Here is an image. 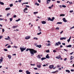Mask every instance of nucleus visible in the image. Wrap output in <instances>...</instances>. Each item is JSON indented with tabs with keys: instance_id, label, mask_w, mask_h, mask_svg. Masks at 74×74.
Returning <instances> with one entry per match:
<instances>
[{
	"instance_id": "f257e3e1",
	"label": "nucleus",
	"mask_w": 74,
	"mask_h": 74,
	"mask_svg": "<svg viewBox=\"0 0 74 74\" xmlns=\"http://www.w3.org/2000/svg\"><path fill=\"white\" fill-rule=\"evenodd\" d=\"M29 50V52H30V53L31 54V56H33V55H34V54L36 53H37V51L36 50H34V49H29L27 48L26 49L25 51H28Z\"/></svg>"
},
{
	"instance_id": "f03ea898",
	"label": "nucleus",
	"mask_w": 74,
	"mask_h": 74,
	"mask_svg": "<svg viewBox=\"0 0 74 74\" xmlns=\"http://www.w3.org/2000/svg\"><path fill=\"white\" fill-rule=\"evenodd\" d=\"M47 19H47L48 21H53V20L55 19V17H53L51 19L50 17L48 18Z\"/></svg>"
},
{
	"instance_id": "7ed1b4c3",
	"label": "nucleus",
	"mask_w": 74,
	"mask_h": 74,
	"mask_svg": "<svg viewBox=\"0 0 74 74\" xmlns=\"http://www.w3.org/2000/svg\"><path fill=\"white\" fill-rule=\"evenodd\" d=\"M60 44H61V42H58L56 43L55 46H58L59 45H60Z\"/></svg>"
},
{
	"instance_id": "20e7f679",
	"label": "nucleus",
	"mask_w": 74,
	"mask_h": 74,
	"mask_svg": "<svg viewBox=\"0 0 74 74\" xmlns=\"http://www.w3.org/2000/svg\"><path fill=\"white\" fill-rule=\"evenodd\" d=\"M20 49L21 50V52H23V51H25V50L26 49V47L25 48H20Z\"/></svg>"
},
{
	"instance_id": "39448f33",
	"label": "nucleus",
	"mask_w": 74,
	"mask_h": 74,
	"mask_svg": "<svg viewBox=\"0 0 74 74\" xmlns=\"http://www.w3.org/2000/svg\"><path fill=\"white\" fill-rule=\"evenodd\" d=\"M30 38V36H27L25 38V39H26V40H28V39H29Z\"/></svg>"
},
{
	"instance_id": "423d86ee",
	"label": "nucleus",
	"mask_w": 74,
	"mask_h": 74,
	"mask_svg": "<svg viewBox=\"0 0 74 74\" xmlns=\"http://www.w3.org/2000/svg\"><path fill=\"white\" fill-rule=\"evenodd\" d=\"M63 22H67V21L66 19V18H63Z\"/></svg>"
},
{
	"instance_id": "0eeeda50",
	"label": "nucleus",
	"mask_w": 74,
	"mask_h": 74,
	"mask_svg": "<svg viewBox=\"0 0 74 74\" xmlns=\"http://www.w3.org/2000/svg\"><path fill=\"white\" fill-rule=\"evenodd\" d=\"M54 67V66L53 65H51L49 66V69H52Z\"/></svg>"
},
{
	"instance_id": "6e6552de",
	"label": "nucleus",
	"mask_w": 74,
	"mask_h": 74,
	"mask_svg": "<svg viewBox=\"0 0 74 74\" xmlns=\"http://www.w3.org/2000/svg\"><path fill=\"white\" fill-rule=\"evenodd\" d=\"M60 38L61 40H66V38Z\"/></svg>"
},
{
	"instance_id": "1a4fd4ad",
	"label": "nucleus",
	"mask_w": 74,
	"mask_h": 74,
	"mask_svg": "<svg viewBox=\"0 0 74 74\" xmlns=\"http://www.w3.org/2000/svg\"><path fill=\"white\" fill-rule=\"evenodd\" d=\"M41 64H39V65H37V67H38L39 69L41 68Z\"/></svg>"
},
{
	"instance_id": "9d476101",
	"label": "nucleus",
	"mask_w": 74,
	"mask_h": 74,
	"mask_svg": "<svg viewBox=\"0 0 74 74\" xmlns=\"http://www.w3.org/2000/svg\"><path fill=\"white\" fill-rule=\"evenodd\" d=\"M1 59H0V62L1 63L3 62V58L2 57H1Z\"/></svg>"
},
{
	"instance_id": "9b49d317",
	"label": "nucleus",
	"mask_w": 74,
	"mask_h": 74,
	"mask_svg": "<svg viewBox=\"0 0 74 74\" xmlns=\"http://www.w3.org/2000/svg\"><path fill=\"white\" fill-rule=\"evenodd\" d=\"M27 8H25L23 10V11H24V12H26V11H27Z\"/></svg>"
},
{
	"instance_id": "f8f14e48",
	"label": "nucleus",
	"mask_w": 74,
	"mask_h": 74,
	"mask_svg": "<svg viewBox=\"0 0 74 74\" xmlns=\"http://www.w3.org/2000/svg\"><path fill=\"white\" fill-rule=\"evenodd\" d=\"M5 40H10V36H8V38H5Z\"/></svg>"
},
{
	"instance_id": "ddd939ff",
	"label": "nucleus",
	"mask_w": 74,
	"mask_h": 74,
	"mask_svg": "<svg viewBox=\"0 0 74 74\" xmlns=\"http://www.w3.org/2000/svg\"><path fill=\"white\" fill-rule=\"evenodd\" d=\"M46 57L47 59H49L50 57L49 56V54H47V55L46 56Z\"/></svg>"
},
{
	"instance_id": "4468645a",
	"label": "nucleus",
	"mask_w": 74,
	"mask_h": 74,
	"mask_svg": "<svg viewBox=\"0 0 74 74\" xmlns=\"http://www.w3.org/2000/svg\"><path fill=\"white\" fill-rule=\"evenodd\" d=\"M66 47H67V48H71V47H72V46H71V45H69L66 46Z\"/></svg>"
},
{
	"instance_id": "2eb2a0df",
	"label": "nucleus",
	"mask_w": 74,
	"mask_h": 74,
	"mask_svg": "<svg viewBox=\"0 0 74 74\" xmlns=\"http://www.w3.org/2000/svg\"><path fill=\"white\" fill-rule=\"evenodd\" d=\"M26 73L27 74H30V72H29L28 70L27 71H26Z\"/></svg>"
},
{
	"instance_id": "dca6fc26",
	"label": "nucleus",
	"mask_w": 74,
	"mask_h": 74,
	"mask_svg": "<svg viewBox=\"0 0 74 74\" xmlns=\"http://www.w3.org/2000/svg\"><path fill=\"white\" fill-rule=\"evenodd\" d=\"M60 58H61V56L60 55L58 57L57 56L56 57V58H57V59H59Z\"/></svg>"
},
{
	"instance_id": "f3484780",
	"label": "nucleus",
	"mask_w": 74,
	"mask_h": 74,
	"mask_svg": "<svg viewBox=\"0 0 74 74\" xmlns=\"http://www.w3.org/2000/svg\"><path fill=\"white\" fill-rule=\"evenodd\" d=\"M42 24H45L46 23V22H45V21H42Z\"/></svg>"
},
{
	"instance_id": "a211bd4d",
	"label": "nucleus",
	"mask_w": 74,
	"mask_h": 74,
	"mask_svg": "<svg viewBox=\"0 0 74 74\" xmlns=\"http://www.w3.org/2000/svg\"><path fill=\"white\" fill-rule=\"evenodd\" d=\"M60 16H65V14H61L60 15Z\"/></svg>"
},
{
	"instance_id": "6ab92c4d",
	"label": "nucleus",
	"mask_w": 74,
	"mask_h": 74,
	"mask_svg": "<svg viewBox=\"0 0 74 74\" xmlns=\"http://www.w3.org/2000/svg\"><path fill=\"white\" fill-rule=\"evenodd\" d=\"M10 8H6L5 10L6 11H7V10H10Z\"/></svg>"
},
{
	"instance_id": "aec40b11",
	"label": "nucleus",
	"mask_w": 74,
	"mask_h": 74,
	"mask_svg": "<svg viewBox=\"0 0 74 74\" xmlns=\"http://www.w3.org/2000/svg\"><path fill=\"white\" fill-rule=\"evenodd\" d=\"M36 47H38V48H41V45H37L36 46Z\"/></svg>"
},
{
	"instance_id": "412c9836",
	"label": "nucleus",
	"mask_w": 74,
	"mask_h": 74,
	"mask_svg": "<svg viewBox=\"0 0 74 74\" xmlns=\"http://www.w3.org/2000/svg\"><path fill=\"white\" fill-rule=\"evenodd\" d=\"M65 71H66V72H68V73H70V70H66Z\"/></svg>"
},
{
	"instance_id": "4be33fe9",
	"label": "nucleus",
	"mask_w": 74,
	"mask_h": 74,
	"mask_svg": "<svg viewBox=\"0 0 74 74\" xmlns=\"http://www.w3.org/2000/svg\"><path fill=\"white\" fill-rule=\"evenodd\" d=\"M0 4H1V5H4V3L3 2H2L1 1H0Z\"/></svg>"
},
{
	"instance_id": "5701e85b",
	"label": "nucleus",
	"mask_w": 74,
	"mask_h": 74,
	"mask_svg": "<svg viewBox=\"0 0 74 74\" xmlns=\"http://www.w3.org/2000/svg\"><path fill=\"white\" fill-rule=\"evenodd\" d=\"M44 59H46V58H42L41 59V60H44Z\"/></svg>"
},
{
	"instance_id": "b1692460",
	"label": "nucleus",
	"mask_w": 74,
	"mask_h": 74,
	"mask_svg": "<svg viewBox=\"0 0 74 74\" xmlns=\"http://www.w3.org/2000/svg\"><path fill=\"white\" fill-rule=\"evenodd\" d=\"M8 57L9 59H11V56L10 55H8Z\"/></svg>"
},
{
	"instance_id": "393cba45",
	"label": "nucleus",
	"mask_w": 74,
	"mask_h": 74,
	"mask_svg": "<svg viewBox=\"0 0 74 74\" xmlns=\"http://www.w3.org/2000/svg\"><path fill=\"white\" fill-rule=\"evenodd\" d=\"M57 24H62V22H58L57 23Z\"/></svg>"
},
{
	"instance_id": "a878e982",
	"label": "nucleus",
	"mask_w": 74,
	"mask_h": 74,
	"mask_svg": "<svg viewBox=\"0 0 74 74\" xmlns=\"http://www.w3.org/2000/svg\"><path fill=\"white\" fill-rule=\"evenodd\" d=\"M62 7H63V8H66V6L64 5H62Z\"/></svg>"
},
{
	"instance_id": "bb28decb",
	"label": "nucleus",
	"mask_w": 74,
	"mask_h": 74,
	"mask_svg": "<svg viewBox=\"0 0 74 74\" xmlns=\"http://www.w3.org/2000/svg\"><path fill=\"white\" fill-rule=\"evenodd\" d=\"M35 5H38H38H40V4H39V3H35Z\"/></svg>"
},
{
	"instance_id": "cd10ccee",
	"label": "nucleus",
	"mask_w": 74,
	"mask_h": 74,
	"mask_svg": "<svg viewBox=\"0 0 74 74\" xmlns=\"http://www.w3.org/2000/svg\"><path fill=\"white\" fill-rule=\"evenodd\" d=\"M12 6H13V4L12 3V4L10 5V7H12Z\"/></svg>"
},
{
	"instance_id": "c85d7f7f",
	"label": "nucleus",
	"mask_w": 74,
	"mask_h": 74,
	"mask_svg": "<svg viewBox=\"0 0 74 74\" xmlns=\"http://www.w3.org/2000/svg\"><path fill=\"white\" fill-rule=\"evenodd\" d=\"M38 58H39V59H41V57H40V55H38Z\"/></svg>"
},
{
	"instance_id": "c756f323",
	"label": "nucleus",
	"mask_w": 74,
	"mask_h": 74,
	"mask_svg": "<svg viewBox=\"0 0 74 74\" xmlns=\"http://www.w3.org/2000/svg\"><path fill=\"white\" fill-rule=\"evenodd\" d=\"M4 51H8V50H7V49H4Z\"/></svg>"
},
{
	"instance_id": "7c9ffc66",
	"label": "nucleus",
	"mask_w": 74,
	"mask_h": 74,
	"mask_svg": "<svg viewBox=\"0 0 74 74\" xmlns=\"http://www.w3.org/2000/svg\"><path fill=\"white\" fill-rule=\"evenodd\" d=\"M41 34V32H40L39 33H38L37 34L38 35H40V34Z\"/></svg>"
},
{
	"instance_id": "2f4dec72",
	"label": "nucleus",
	"mask_w": 74,
	"mask_h": 74,
	"mask_svg": "<svg viewBox=\"0 0 74 74\" xmlns=\"http://www.w3.org/2000/svg\"><path fill=\"white\" fill-rule=\"evenodd\" d=\"M10 22H11L12 21V18H10Z\"/></svg>"
},
{
	"instance_id": "473e14b6",
	"label": "nucleus",
	"mask_w": 74,
	"mask_h": 74,
	"mask_svg": "<svg viewBox=\"0 0 74 74\" xmlns=\"http://www.w3.org/2000/svg\"><path fill=\"white\" fill-rule=\"evenodd\" d=\"M64 51H66V52H68V50L67 49H64Z\"/></svg>"
},
{
	"instance_id": "72a5a7b5",
	"label": "nucleus",
	"mask_w": 74,
	"mask_h": 74,
	"mask_svg": "<svg viewBox=\"0 0 74 74\" xmlns=\"http://www.w3.org/2000/svg\"><path fill=\"white\" fill-rule=\"evenodd\" d=\"M34 40H38V38H36V37H35V38H34Z\"/></svg>"
},
{
	"instance_id": "f704fd0d",
	"label": "nucleus",
	"mask_w": 74,
	"mask_h": 74,
	"mask_svg": "<svg viewBox=\"0 0 74 74\" xmlns=\"http://www.w3.org/2000/svg\"><path fill=\"white\" fill-rule=\"evenodd\" d=\"M7 48H11V46H10V45H8Z\"/></svg>"
},
{
	"instance_id": "c9c22d12",
	"label": "nucleus",
	"mask_w": 74,
	"mask_h": 74,
	"mask_svg": "<svg viewBox=\"0 0 74 74\" xmlns=\"http://www.w3.org/2000/svg\"><path fill=\"white\" fill-rule=\"evenodd\" d=\"M10 14H10V13H8V14L7 15V16H9V15H10Z\"/></svg>"
},
{
	"instance_id": "e433bc0d",
	"label": "nucleus",
	"mask_w": 74,
	"mask_h": 74,
	"mask_svg": "<svg viewBox=\"0 0 74 74\" xmlns=\"http://www.w3.org/2000/svg\"><path fill=\"white\" fill-rule=\"evenodd\" d=\"M53 52L55 53V52H57V51H56L55 50H54L53 51Z\"/></svg>"
},
{
	"instance_id": "4c0bfd02",
	"label": "nucleus",
	"mask_w": 74,
	"mask_h": 74,
	"mask_svg": "<svg viewBox=\"0 0 74 74\" xmlns=\"http://www.w3.org/2000/svg\"><path fill=\"white\" fill-rule=\"evenodd\" d=\"M34 14H38V12H34Z\"/></svg>"
},
{
	"instance_id": "58836bf2",
	"label": "nucleus",
	"mask_w": 74,
	"mask_h": 74,
	"mask_svg": "<svg viewBox=\"0 0 74 74\" xmlns=\"http://www.w3.org/2000/svg\"><path fill=\"white\" fill-rule=\"evenodd\" d=\"M26 7H27V8H30V6L29 5H26Z\"/></svg>"
},
{
	"instance_id": "ea45409f",
	"label": "nucleus",
	"mask_w": 74,
	"mask_h": 74,
	"mask_svg": "<svg viewBox=\"0 0 74 74\" xmlns=\"http://www.w3.org/2000/svg\"><path fill=\"white\" fill-rule=\"evenodd\" d=\"M16 27H17V26H13L12 28H15Z\"/></svg>"
},
{
	"instance_id": "a19ab883",
	"label": "nucleus",
	"mask_w": 74,
	"mask_h": 74,
	"mask_svg": "<svg viewBox=\"0 0 74 74\" xmlns=\"http://www.w3.org/2000/svg\"><path fill=\"white\" fill-rule=\"evenodd\" d=\"M2 32H4V31H5V30H4V29H2Z\"/></svg>"
},
{
	"instance_id": "79ce46f5",
	"label": "nucleus",
	"mask_w": 74,
	"mask_h": 74,
	"mask_svg": "<svg viewBox=\"0 0 74 74\" xmlns=\"http://www.w3.org/2000/svg\"><path fill=\"white\" fill-rule=\"evenodd\" d=\"M23 4H29V3L28 2L24 3H23Z\"/></svg>"
},
{
	"instance_id": "37998d69",
	"label": "nucleus",
	"mask_w": 74,
	"mask_h": 74,
	"mask_svg": "<svg viewBox=\"0 0 74 74\" xmlns=\"http://www.w3.org/2000/svg\"><path fill=\"white\" fill-rule=\"evenodd\" d=\"M2 38H3V36H0V39H1Z\"/></svg>"
},
{
	"instance_id": "c03bdc74",
	"label": "nucleus",
	"mask_w": 74,
	"mask_h": 74,
	"mask_svg": "<svg viewBox=\"0 0 74 74\" xmlns=\"http://www.w3.org/2000/svg\"><path fill=\"white\" fill-rule=\"evenodd\" d=\"M64 60L65 61H66L67 60V58H65Z\"/></svg>"
},
{
	"instance_id": "a18cd8bd",
	"label": "nucleus",
	"mask_w": 74,
	"mask_h": 74,
	"mask_svg": "<svg viewBox=\"0 0 74 74\" xmlns=\"http://www.w3.org/2000/svg\"><path fill=\"white\" fill-rule=\"evenodd\" d=\"M60 2L59 1H57V3H60Z\"/></svg>"
},
{
	"instance_id": "49530a36",
	"label": "nucleus",
	"mask_w": 74,
	"mask_h": 74,
	"mask_svg": "<svg viewBox=\"0 0 74 74\" xmlns=\"http://www.w3.org/2000/svg\"><path fill=\"white\" fill-rule=\"evenodd\" d=\"M22 0H18V2H19V3H21V1H22Z\"/></svg>"
},
{
	"instance_id": "de8ad7c7",
	"label": "nucleus",
	"mask_w": 74,
	"mask_h": 74,
	"mask_svg": "<svg viewBox=\"0 0 74 74\" xmlns=\"http://www.w3.org/2000/svg\"><path fill=\"white\" fill-rule=\"evenodd\" d=\"M14 47L15 48H18V47L16 46H14Z\"/></svg>"
},
{
	"instance_id": "09e8293b",
	"label": "nucleus",
	"mask_w": 74,
	"mask_h": 74,
	"mask_svg": "<svg viewBox=\"0 0 74 74\" xmlns=\"http://www.w3.org/2000/svg\"><path fill=\"white\" fill-rule=\"evenodd\" d=\"M57 71H54V72H53L52 73H56L57 72Z\"/></svg>"
},
{
	"instance_id": "8fccbe9b",
	"label": "nucleus",
	"mask_w": 74,
	"mask_h": 74,
	"mask_svg": "<svg viewBox=\"0 0 74 74\" xmlns=\"http://www.w3.org/2000/svg\"><path fill=\"white\" fill-rule=\"evenodd\" d=\"M19 72H22L23 71L22 70H20L19 71Z\"/></svg>"
},
{
	"instance_id": "3c124183",
	"label": "nucleus",
	"mask_w": 74,
	"mask_h": 74,
	"mask_svg": "<svg viewBox=\"0 0 74 74\" xmlns=\"http://www.w3.org/2000/svg\"><path fill=\"white\" fill-rule=\"evenodd\" d=\"M70 41V40L69 39L67 40V41H68V42H69Z\"/></svg>"
},
{
	"instance_id": "603ef678",
	"label": "nucleus",
	"mask_w": 74,
	"mask_h": 74,
	"mask_svg": "<svg viewBox=\"0 0 74 74\" xmlns=\"http://www.w3.org/2000/svg\"><path fill=\"white\" fill-rule=\"evenodd\" d=\"M38 1L39 2V3H41V1L40 0H38Z\"/></svg>"
},
{
	"instance_id": "864d4df0",
	"label": "nucleus",
	"mask_w": 74,
	"mask_h": 74,
	"mask_svg": "<svg viewBox=\"0 0 74 74\" xmlns=\"http://www.w3.org/2000/svg\"><path fill=\"white\" fill-rule=\"evenodd\" d=\"M31 66H34L35 65H36V64H31Z\"/></svg>"
},
{
	"instance_id": "5fc2aeb1",
	"label": "nucleus",
	"mask_w": 74,
	"mask_h": 74,
	"mask_svg": "<svg viewBox=\"0 0 74 74\" xmlns=\"http://www.w3.org/2000/svg\"><path fill=\"white\" fill-rule=\"evenodd\" d=\"M47 45L48 46H49L50 45H51V44L49 43Z\"/></svg>"
},
{
	"instance_id": "6e6d98bb",
	"label": "nucleus",
	"mask_w": 74,
	"mask_h": 74,
	"mask_svg": "<svg viewBox=\"0 0 74 74\" xmlns=\"http://www.w3.org/2000/svg\"><path fill=\"white\" fill-rule=\"evenodd\" d=\"M69 4H73V2H69Z\"/></svg>"
},
{
	"instance_id": "4d7b16f0",
	"label": "nucleus",
	"mask_w": 74,
	"mask_h": 74,
	"mask_svg": "<svg viewBox=\"0 0 74 74\" xmlns=\"http://www.w3.org/2000/svg\"><path fill=\"white\" fill-rule=\"evenodd\" d=\"M56 29H57V30H59V28L58 27H57V28H56Z\"/></svg>"
},
{
	"instance_id": "13d9d810",
	"label": "nucleus",
	"mask_w": 74,
	"mask_h": 74,
	"mask_svg": "<svg viewBox=\"0 0 74 74\" xmlns=\"http://www.w3.org/2000/svg\"><path fill=\"white\" fill-rule=\"evenodd\" d=\"M71 71H72L73 72V71H74V69H71Z\"/></svg>"
},
{
	"instance_id": "bf43d9fd",
	"label": "nucleus",
	"mask_w": 74,
	"mask_h": 74,
	"mask_svg": "<svg viewBox=\"0 0 74 74\" xmlns=\"http://www.w3.org/2000/svg\"><path fill=\"white\" fill-rule=\"evenodd\" d=\"M62 44L63 45H66V44H65V43H62Z\"/></svg>"
},
{
	"instance_id": "052dcab7",
	"label": "nucleus",
	"mask_w": 74,
	"mask_h": 74,
	"mask_svg": "<svg viewBox=\"0 0 74 74\" xmlns=\"http://www.w3.org/2000/svg\"><path fill=\"white\" fill-rule=\"evenodd\" d=\"M63 32V31H62L60 32V34H62V33Z\"/></svg>"
},
{
	"instance_id": "680f3d73",
	"label": "nucleus",
	"mask_w": 74,
	"mask_h": 74,
	"mask_svg": "<svg viewBox=\"0 0 74 74\" xmlns=\"http://www.w3.org/2000/svg\"><path fill=\"white\" fill-rule=\"evenodd\" d=\"M73 28H74V26L72 27H71L70 29H73Z\"/></svg>"
},
{
	"instance_id": "e2e57ef3",
	"label": "nucleus",
	"mask_w": 74,
	"mask_h": 74,
	"mask_svg": "<svg viewBox=\"0 0 74 74\" xmlns=\"http://www.w3.org/2000/svg\"><path fill=\"white\" fill-rule=\"evenodd\" d=\"M13 17L14 18H16V15H14Z\"/></svg>"
},
{
	"instance_id": "0e129e2a",
	"label": "nucleus",
	"mask_w": 74,
	"mask_h": 74,
	"mask_svg": "<svg viewBox=\"0 0 74 74\" xmlns=\"http://www.w3.org/2000/svg\"><path fill=\"white\" fill-rule=\"evenodd\" d=\"M34 69H35V70H38V69H37V68H34Z\"/></svg>"
},
{
	"instance_id": "69168bd1",
	"label": "nucleus",
	"mask_w": 74,
	"mask_h": 74,
	"mask_svg": "<svg viewBox=\"0 0 74 74\" xmlns=\"http://www.w3.org/2000/svg\"><path fill=\"white\" fill-rule=\"evenodd\" d=\"M73 53H74L73 52H72V53H71L70 54V55H72V54H73Z\"/></svg>"
},
{
	"instance_id": "338daca9",
	"label": "nucleus",
	"mask_w": 74,
	"mask_h": 74,
	"mask_svg": "<svg viewBox=\"0 0 74 74\" xmlns=\"http://www.w3.org/2000/svg\"><path fill=\"white\" fill-rule=\"evenodd\" d=\"M73 59V58H70V60H72Z\"/></svg>"
},
{
	"instance_id": "774afa93",
	"label": "nucleus",
	"mask_w": 74,
	"mask_h": 74,
	"mask_svg": "<svg viewBox=\"0 0 74 74\" xmlns=\"http://www.w3.org/2000/svg\"><path fill=\"white\" fill-rule=\"evenodd\" d=\"M73 12V10H71L70 11V12Z\"/></svg>"
}]
</instances>
